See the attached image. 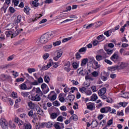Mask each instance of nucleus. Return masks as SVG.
<instances>
[{
	"label": "nucleus",
	"mask_w": 129,
	"mask_h": 129,
	"mask_svg": "<svg viewBox=\"0 0 129 129\" xmlns=\"http://www.w3.org/2000/svg\"><path fill=\"white\" fill-rule=\"evenodd\" d=\"M53 37H55L54 32L52 31L50 32H47L44 34L40 37L39 42L41 44H46V43H47L48 41H50L51 38H53Z\"/></svg>",
	"instance_id": "nucleus-1"
},
{
	"label": "nucleus",
	"mask_w": 129,
	"mask_h": 129,
	"mask_svg": "<svg viewBox=\"0 0 129 129\" xmlns=\"http://www.w3.org/2000/svg\"><path fill=\"white\" fill-rule=\"evenodd\" d=\"M110 60L114 62V63H116L118 61H121L122 58L118 55V51H115L110 57Z\"/></svg>",
	"instance_id": "nucleus-2"
},
{
	"label": "nucleus",
	"mask_w": 129,
	"mask_h": 129,
	"mask_svg": "<svg viewBox=\"0 0 129 129\" xmlns=\"http://www.w3.org/2000/svg\"><path fill=\"white\" fill-rule=\"evenodd\" d=\"M11 4V0H5V3L4 4L3 6L1 9V12L4 11V13L6 14L7 13V10H8V8H9V5Z\"/></svg>",
	"instance_id": "nucleus-3"
},
{
	"label": "nucleus",
	"mask_w": 129,
	"mask_h": 129,
	"mask_svg": "<svg viewBox=\"0 0 129 129\" xmlns=\"http://www.w3.org/2000/svg\"><path fill=\"white\" fill-rule=\"evenodd\" d=\"M42 91L44 94L48 93V92L50 91L49 87L47 86V84L43 83L41 86Z\"/></svg>",
	"instance_id": "nucleus-4"
},
{
	"label": "nucleus",
	"mask_w": 129,
	"mask_h": 129,
	"mask_svg": "<svg viewBox=\"0 0 129 129\" xmlns=\"http://www.w3.org/2000/svg\"><path fill=\"white\" fill-rule=\"evenodd\" d=\"M62 54L63 51L62 50H57L56 51V56L53 57V60H54V61H58L59 58H60Z\"/></svg>",
	"instance_id": "nucleus-5"
},
{
	"label": "nucleus",
	"mask_w": 129,
	"mask_h": 129,
	"mask_svg": "<svg viewBox=\"0 0 129 129\" xmlns=\"http://www.w3.org/2000/svg\"><path fill=\"white\" fill-rule=\"evenodd\" d=\"M0 125H1L2 128L7 129L8 128V125L7 124V122L6 121V119H2L0 121Z\"/></svg>",
	"instance_id": "nucleus-6"
},
{
	"label": "nucleus",
	"mask_w": 129,
	"mask_h": 129,
	"mask_svg": "<svg viewBox=\"0 0 129 129\" xmlns=\"http://www.w3.org/2000/svg\"><path fill=\"white\" fill-rule=\"evenodd\" d=\"M40 96H41V95L39 94H36L34 96H32L31 100H32V101H40V100H41V97Z\"/></svg>",
	"instance_id": "nucleus-7"
},
{
	"label": "nucleus",
	"mask_w": 129,
	"mask_h": 129,
	"mask_svg": "<svg viewBox=\"0 0 129 129\" xmlns=\"http://www.w3.org/2000/svg\"><path fill=\"white\" fill-rule=\"evenodd\" d=\"M106 93V88L104 87L98 91V95H104Z\"/></svg>",
	"instance_id": "nucleus-8"
},
{
	"label": "nucleus",
	"mask_w": 129,
	"mask_h": 129,
	"mask_svg": "<svg viewBox=\"0 0 129 129\" xmlns=\"http://www.w3.org/2000/svg\"><path fill=\"white\" fill-rule=\"evenodd\" d=\"M36 109L39 115H44V111L43 110H42V109H41L39 105H36Z\"/></svg>",
	"instance_id": "nucleus-9"
},
{
	"label": "nucleus",
	"mask_w": 129,
	"mask_h": 129,
	"mask_svg": "<svg viewBox=\"0 0 129 129\" xmlns=\"http://www.w3.org/2000/svg\"><path fill=\"white\" fill-rule=\"evenodd\" d=\"M27 83H29V84H30L31 86L30 88H28V89H31L33 87V85H38L39 83H38V81H37L36 80L34 81V82H32L29 80H27Z\"/></svg>",
	"instance_id": "nucleus-10"
},
{
	"label": "nucleus",
	"mask_w": 129,
	"mask_h": 129,
	"mask_svg": "<svg viewBox=\"0 0 129 129\" xmlns=\"http://www.w3.org/2000/svg\"><path fill=\"white\" fill-rule=\"evenodd\" d=\"M21 21H22V16L19 15L17 16V19L14 21V25H18L19 23H21Z\"/></svg>",
	"instance_id": "nucleus-11"
},
{
	"label": "nucleus",
	"mask_w": 129,
	"mask_h": 129,
	"mask_svg": "<svg viewBox=\"0 0 129 129\" xmlns=\"http://www.w3.org/2000/svg\"><path fill=\"white\" fill-rule=\"evenodd\" d=\"M96 122V124H95V125L94 126L93 128L97 127V126H98V122L96 120H93L91 124L89 122H87L86 123H87V127H89V126H90L91 124H93V122Z\"/></svg>",
	"instance_id": "nucleus-12"
},
{
	"label": "nucleus",
	"mask_w": 129,
	"mask_h": 129,
	"mask_svg": "<svg viewBox=\"0 0 129 129\" xmlns=\"http://www.w3.org/2000/svg\"><path fill=\"white\" fill-rule=\"evenodd\" d=\"M9 76L6 75H1L0 76V81H6L7 79H9Z\"/></svg>",
	"instance_id": "nucleus-13"
},
{
	"label": "nucleus",
	"mask_w": 129,
	"mask_h": 129,
	"mask_svg": "<svg viewBox=\"0 0 129 129\" xmlns=\"http://www.w3.org/2000/svg\"><path fill=\"white\" fill-rule=\"evenodd\" d=\"M28 105L29 107L31 108V109H34L37 107V105H36L35 104H34V103H32V102H29L28 103Z\"/></svg>",
	"instance_id": "nucleus-14"
},
{
	"label": "nucleus",
	"mask_w": 129,
	"mask_h": 129,
	"mask_svg": "<svg viewBox=\"0 0 129 129\" xmlns=\"http://www.w3.org/2000/svg\"><path fill=\"white\" fill-rule=\"evenodd\" d=\"M92 61L93 63H94V65L96 66V68L98 69L100 67V64H98V62H97L95 59H94V57L92 58Z\"/></svg>",
	"instance_id": "nucleus-15"
},
{
	"label": "nucleus",
	"mask_w": 129,
	"mask_h": 129,
	"mask_svg": "<svg viewBox=\"0 0 129 129\" xmlns=\"http://www.w3.org/2000/svg\"><path fill=\"white\" fill-rule=\"evenodd\" d=\"M52 48V44H49L47 45H45L43 47V49H44L45 51L48 52V51H50Z\"/></svg>",
	"instance_id": "nucleus-16"
},
{
	"label": "nucleus",
	"mask_w": 129,
	"mask_h": 129,
	"mask_svg": "<svg viewBox=\"0 0 129 129\" xmlns=\"http://www.w3.org/2000/svg\"><path fill=\"white\" fill-rule=\"evenodd\" d=\"M87 62H88V58H84L81 63V66L82 67H83V66H85V65H86L87 63Z\"/></svg>",
	"instance_id": "nucleus-17"
},
{
	"label": "nucleus",
	"mask_w": 129,
	"mask_h": 129,
	"mask_svg": "<svg viewBox=\"0 0 129 129\" xmlns=\"http://www.w3.org/2000/svg\"><path fill=\"white\" fill-rule=\"evenodd\" d=\"M19 34H21V31H19V30H16V31L12 33V35L11 36V39L13 38H15V37H17Z\"/></svg>",
	"instance_id": "nucleus-18"
},
{
	"label": "nucleus",
	"mask_w": 129,
	"mask_h": 129,
	"mask_svg": "<svg viewBox=\"0 0 129 129\" xmlns=\"http://www.w3.org/2000/svg\"><path fill=\"white\" fill-rule=\"evenodd\" d=\"M48 98L51 101H54V100H55V99L57 98V96L56 95V94H54L53 95L50 97V94H49L48 95Z\"/></svg>",
	"instance_id": "nucleus-19"
},
{
	"label": "nucleus",
	"mask_w": 129,
	"mask_h": 129,
	"mask_svg": "<svg viewBox=\"0 0 129 129\" xmlns=\"http://www.w3.org/2000/svg\"><path fill=\"white\" fill-rule=\"evenodd\" d=\"M97 99H98V97L96 94H93L91 96V101H95Z\"/></svg>",
	"instance_id": "nucleus-20"
},
{
	"label": "nucleus",
	"mask_w": 129,
	"mask_h": 129,
	"mask_svg": "<svg viewBox=\"0 0 129 129\" xmlns=\"http://www.w3.org/2000/svg\"><path fill=\"white\" fill-rule=\"evenodd\" d=\"M19 88L20 89H21L22 90H26L27 89V85L25 83H23L19 85Z\"/></svg>",
	"instance_id": "nucleus-21"
},
{
	"label": "nucleus",
	"mask_w": 129,
	"mask_h": 129,
	"mask_svg": "<svg viewBox=\"0 0 129 129\" xmlns=\"http://www.w3.org/2000/svg\"><path fill=\"white\" fill-rule=\"evenodd\" d=\"M111 33H113L111 29L108 30L104 33V35L106 36V37H110L111 36Z\"/></svg>",
	"instance_id": "nucleus-22"
},
{
	"label": "nucleus",
	"mask_w": 129,
	"mask_h": 129,
	"mask_svg": "<svg viewBox=\"0 0 129 129\" xmlns=\"http://www.w3.org/2000/svg\"><path fill=\"white\" fill-rule=\"evenodd\" d=\"M49 61H50L49 64H47L46 66H45L44 67L45 70H47V69H49V68H50V67L52 66V59H50Z\"/></svg>",
	"instance_id": "nucleus-23"
},
{
	"label": "nucleus",
	"mask_w": 129,
	"mask_h": 129,
	"mask_svg": "<svg viewBox=\"0 0 129 129\" xmlns=\"http://www.w3.org/2000/svg\"><path fill=\"white\" fill-rule=\"evenodd\" d=\"M53 126H54V123H53V122H48L47 123L46 122V127L47 128H50Z\"/></svg>",
	"instance_id": "nucleus-24"
},
{
	"label": "nucleus",
	"mask_w": 129,
	"mask_h": 129,
	"mask_svg": "<svg viewBox=\"0 0 129 129\" xmlns=\"http://www.w3.org/2000/svg\"><path fill=\"white\" fill-rule=\"evenodd\" d=\"M15 121L16 122H17L19 125H23V124L24 123V122L19 118H17Z\"/></svg>",
	"instance_id": "nucleus-25"
},
{
	"label": "nucleus",
	"mask_w": 129,
	"mask_h": 129,
	"mask_svg": "<svg viewBox=\"0 0 129 129\" xmlns=\"http://www.w3.org/2000/svg\"><path fill=\"white\" fill-rule=\"evenodd\" d=\"M68 98L71 102H72L75 99V96L74 95H69Z\"/></svg>",
	"instance_id": "nucleus-26"
},
{
	"label": "nucleus",
	"mask_w": 129,
	"mask_h": 129,
	"mask_svg": "<svg viewBox=\"0 0 129 129\" xmlns=\"http://www.w3.org/2000/svg\"><path fill=\"white\" fill-rule=\"evenodd\" d=\"M57 116H58V114L53 112L50 115V118H51V119H55V118H57Z\"/></svg>",
	"instance_id": "nucleus-27"
},
{
	"label": "nucleus",
	"mask_w": 129,
	"mask_h": 129,
	"mask_svg": "<svg viewBox=\"0 0 129 129\" xmlns=\"http://www.w3.org/2000/svg\"><path fill=\"white\" fill-rule=\"evenodd\" d=\"M70 119H73L74 121H77V120H78V117L76 114H73L71 117H70Z\"/></svg>",
	"instance_id": "nucleus-28"
},
{
	"label": "nucleus",
	"mask_w": 129,
	"mask_h": 129,
	"mask_svg": "<svg viewBox=\"0 0 129 129\" xmlns=\"http://www.w3.org/2000/svg\"><path fill=\"white\" fill-rule=\"evenodd\" d=\"M99 53L101 55H103L104 58H106V53L104 52V50L102 49H101L99 50Z\"/></svg>",
	"instance_id": "nucleus-29"
},
{
	"label": "nucleus",
	"mask_w": 129,
	"mask_h": 129,
	"mask_svg": "<svg viewBox=\"0 0 129 129\" xmlns=\"http://www.w3.org/2000/svg\"><path fill=\"white\" fill-rule=\"evenodd\" d=\"M104 58V56L98 54L96 56V59L97 61H101Z\"/></svg>",
	"instance_id": "nucleus-30"
},
{
	"label": "nucleus",
	"mask_w": 129,
	"mask_h": 129,
	"mask_svg": "<svg viewBox=\"0 0 129 129\" xmlns=\"http://www.w3.org/2000/svg\"><path fill=\"white\" fill-rule=\"evenodd\" d=\"M97 40L103 41L105 40V37L103 35H100L97 37Z\"/></svg>",
	"instance_id": "nucleus-31"
},
{
	"label": "nucleus",
	"mask_w": 129,
	"mask_h": 129,
	"mask_svg": "<svg viewBox=\"0 0 129 129\" xmlns=\"http://www.w3.org/2000/svg\"><path fill=\"white\" fill-rule=\"evenodd\" d=\"M44 80L46 83H49V82H50V77L48 76H44Z\"/></svg>",
	"instance_id": "nucleus-32"
},
{
	"label": "nucleus",
	"mask_w": 129,
	"mask_h": 129,
	"mask_svg": "<svg viewBox=\"0 0 129 129\" xmlns=\"http://www.w3.org/2000/svg\"><path fill=\"white\" fill-rule=\"evenodd\" d=\"M87 50V48L86 47H82L79 50V53H83V52H86Z\"/></svg>",
	"instance_id": "nucleus-33"
},
{
	"label": "nucleus",
	"mask_w": 129,
	"mask_h": 129,
	"mask_svg": "<svg viewBox=\"0 0 129 129\" xmlns=\"http://www.w3.org/2000/svg\"><path fill=\"white\" fill-rule=\"evenodd\" d=\"M60 122H56L55 124H53V126H54L56 129H61V127L60 126Z\"/></svg>",
	"instance_id": "nucleus-34"
},
{
	"label": "nucleus",
	"mask_w": 129,
	"mask_h": 129,
	"mask_svg": "<svg viewBox=\"0 0 129 129\" xmlns=\"http://www.w3.org/2000/svg\"><path fill=\"white\" fill-rule=\"evenodd\" d=\"M36 93L39 94V95H40V96H42V95H43V93L41 91V89H40V88H36Z\"/></svg>",
	"instance_id": "nucleus-35"
},
{
	"label": "nucleus",
	"mask_w": 129,
	"mask_h": 129,
	"mask_svg": "<svg viewBox=\"0 0 129 129\" xmlns=\"http://www.w3.org/2000/svg\"><path fill=\"white\" fill-rule=\"evenodd\" d=\"M105 110L106 112V113H107L108 112H111V108L109 106L105 107Z\"/></svg>",
	"instance_id": "nucleus-36"
},
{
	"label": "nucleus",
	"mask_w": 129,
	"mask_h": 129,
	"mask_svg": "<svg viewBox=\"0 0 129 129\" xmlns=\"http://www.w3.org/2000/svg\"><path fill=\"white\" fill-rule=\"evenodd\" d=\"M73 37H70L66 38H64L62 39V43H65L66 42H68V41H70L72 39Z\"/></svg>",
	"instance_id": "nucleus-37"
},
{
	"label": "nucleus",
	"mask_w": 129,
	"mask_h": 129,
	"mask_svg": "<svg viewBox=\"0 0 129 129\" xmlns=\"http://www.w3.org/2000/svg\"><path fill=\"white\" fill-rule=\"evenodd\" d=\"M27 71L30 73V74H31L33 72H36V69L34 68H29L27 69Z\"/></svg>",
	"instance_id": "nucleus-38"
},
{
	"label": "nucleus",
	"mask_w": 129,
	"mask_h": 129,
	"mask_svg": "<svg viewBox=\"0 0 129 129\" xmlns=\"http://www.w3.org/2000/svg\"><path fill=\"white\" fill-rule=\"evenodd\" d=\"M62 94H60L59 95L58 97H59V101H60V102H64V101H65V98H64V97H60L62 96Z\"/></svg>",
	"instance_id": "nucleus-39"
},
{
	"label": "nucleus",
	"mask_w": 129,
	"mask_h": 129,
	"mask_svg": "<svg viewBox=\"0 0 129 129\" xmlns=\"http://www.w3.org/2000/svg\"><path fill=\"white\" fill-rule=\"evenodd\" d=\"M119 106H122V107H125V106H126L127 105V103H126V102H120L119 103Z\"/></svg>",
	"instance_id": "nucleus-40"
},
{
	"label": "nucleus",
	"mask_w": 129,
	"mask_h": 129,
	"mask_svg": "<svg viewBox=\"0 0 129 129\" xmlns=\"http://www.w3.org/2000/svg\"><path fill=\"white\" fill-rule=\"evenodd\" d=\"M72 66L74 69H77V68L79 67V64H78L77 62H73L72 63Z\"/></svg>",
	"instance_id": "nucleus-41"
},
{
	"label": "nucleus",
	"mask_w": 129,
	"mask_h": 129,
	"mask_svg": "<svg viewBox=\"0 0 129 129\" xmlns=\"http://www.w3.org/2000/svg\"><path fill=\"white\" fill-rule=\"evenodd\" d=\"M120 27V26L119 25H117L114 27V29H112L111 30L113 33H114V32L117 31V30L119 29Z\"/></svg>",
	"instance_id": "nucleus-42"
},
{
	"label": "nucleus",
	"mask_w": 129,
	"mask_h": 129,
	"mask_svg": "<svg viewBox=\"0 0 129 129\" xmlns=\"http://www.w3.org/2000/svg\"><path fill=\"white\" fill-rule=\"evenodd\" d=\"M24 12L26 14H28V13L30 12V8H29V7L25 6L24 8Z\"/></svg>",
	"instance_id": "nucleus-43"
},
{
	"label": "nucleus",
	"mask_w": 129,
	"mask_h": 129,
	"mask_svg": "<svg viewBox=\"0 0 129 129\" xmlns=\"http://www.w3.org/2000/svg\"><path fill=\"white\" fill-rule=\"evenodd\" d=\"M79 53H80L79 52H78L76 53V58L77 60H79L81 58V55Z\"/></svg>",
	"instance_id": "nucleus-44"
},
{
	"label": "nucleus",
	"mask_w": 129,
	"mask_h": 129,
	"mask_svg": "<svg viewBox=\"0 0 129 129\" xmlns=\"http://www.w3.org/2000/svg\"><path fill=\"white\" fill-rule=\"evenodd\" d=\"M92 75L93 77H97L98 76V73L96 71H95L92 73Z\"/></svg>",
	"instance_id": "nucleus-45"
},
{
	"label": "nucleus",
	"mask_w": 129,
	"mask_h": 129,
	"mask_svg": "<svg viewBox=\"0 0 129 129\" xmlns=\"http://www.w3.org/2000/svg\"><path fill=\"white\" fill-rule=\"evenodd\" d=\"M9 11L10 13H11V14H14V13L16 12V10H15V8L12 7H9Z\"/></svg>",
	"instance_id": "nucleus-46"
},
{
	"label": "nucleus",
	"mask_w": 129,
	"mask_h": 129,
	"mask_svg": "<svg viewBox=\"0 0 129 129\" xmlns=\"http://www.w3.org/2000/svg\"><path fill=\"white\" fill-rule=\"evenodd\" d=\"M60 44L61 41H58L53 43V46H54V47H56V46H59V45H60Z\"/></svg>",
	"instance_id": "nucleus-47"
},
{
	"label": "nucleus",
	"mask_w": 129,
	"mask_h": 129,
	"mask_svg": "<svg viewBox=\"0 0 129 129\" xmlns=\"http://www.w3.org/2000/svg\"><path fill=\"white\" fill-rule=\"evenodd\" d=\"M88 109H89V110H93V104H91L87 106Z\"/></svg>",
	"instance_id": "nucleus-48"
},
{
	"label": "nucleus",
	"mask_w": 129,
	"mask_h": 129,
	"mask_svg": "<svg viewBox=\"0 0 129 129\" xmlns=\"http://www.w3.org/2000/svg\"><path fill=\"white\" fill-rule=\"evenodd\" d=\"M85 94H86L87 95H91V94H92V92L91 91V90H86V91L85 92Z\"/></svg>",
	"instance_id": "nucleus-49"
},
{
	"label": "nucleus",
	"mask_w": 129,
	"mask_h": 129,
	"mask_svg": "<svg viewBox=\"0 0 129 129\" xmlns=\"http://www.w3.org/2000/svg\"><path fill=\"white\" fill-rule=\"evenodd\" d=\"M25 129H32V125L30 123H28L25 125Z\"/></svg>",
	"instance_id": "nucleus-50"
},
{
	"label": "nucleus",
	"mask_w": 129,
	"mask_h": 129,
	"mask_svg": "<svg viewBox=\"0 0 129 129\" xmlns=\"http://www.w3.org/2000/svg\"><path fill=\"white\" fill-rule=\"evenodd\" d=\"M49 53L44 54L43 56V58L44 60H47V59H48V58H49Z\"/></svg>",
	"instance_id": "nucleus-51"
},
{
	"label": "nucleus",
	"mask_w": 129,
	"mask_h": 129,
	"mask_svg": "<svg viewBox=\"0 0 129 129\" xmlns=\"http://www.w3.org/2000/svg\"><path fill=\"white\" fill-rule=\"evenodd\" d=\"M91 89H92L93 92H96V91H97V90H98V89H97L96 88V86H92L91 87Z\"/></svg>",
	"instance_id": "nucleus-52"
},
{
	"label": "nucleus",
	"mask_w": 129,
	"mask_h": 129,
	"mask_svg": "<svg viewBox=\"0 0 129 129\" xmlns=\"http://www.w3.org/2000/svg\"><path fill=\"white\" fill-rule=\"evenodd\" d=\"M53 104L54 106H59V105H60V103H59V102L57 100L53 102Z\"/></svg>",
	"instance_id": "nucleus-53"
},
{
	"label": "nucleus",
	"mask_w": 129,
	"mask_h": 129,
	"mask_svg": "<svg viewBox=\"0 0 129 129\" xmlns=\"http://www.w3.org/2000/svg\"><path fill=\"white\" fill-rule=\"evenodd\" d=\"M21 95L24 96V97H27L29 95V93L28 92H21Z\"/></svg>",
	"instance_id": "nucleus-54"
},
{
	"label": "nucleus",
	"mask_w": 129,
	"mask_h": 129,
	"mask_svg": "<svg viewBox=\"0 0 129 129\" xmlns=\"http://www.w3.org/2000/svg\"><path fill=\"white\" fill-rule=\"evenodd\" d=\"M8 96H7V95H5V96L2 97V100L3 101H4L5 102H7V101H8Z\"/></svg>",
	"instance_id": "nucleus-55"
},
{
	"label": "nucleus",
	"mask_w": 129,
	"mask_h": 129,
	"mask_svg": "<svg viewBox=\"0 0 129 129\" xmlns=\"http://www.w3.org/2000/svg\"><path fill=\"white\" fill-rule=\"evenodd\" d=\"M39 125L41 128H44V126H46V122L39 123Z\"/></svg>",
	"instance_id": "nucleus-56"
},
{
	"label": "nucleus",
	"mask_w": 129,
	"mask_h": 129,
	"mask_svg": "<svg viewBox=\"0 0 129 129\" xmlns=\"http://www.w3.org/2000/svg\"><path fill=\"white\" fill-rule=\"evenodd\" d=\"M104 62H105V63H107V64H108L109 65H112V62L109 59H105L104 60Z\"/></svg>",
	"instance_id": "nucleus-57"
},
{
	"label": "nucleus",
	"mask_w": 129,
	"mask_h": 129,
	"mask_svg": "<svg viewBox=\"0 0 129 129\" xmlns=\"http://www.w3.org/2000/svg\"><path fill=\"white\" fill-rule=\"evenodd\" d=\"M106 52H107V54H108V55H111V54H112V53H113V49H108L107 50Z\"/></svg>",
	"instance_id": "nucleus-58"
},
{
	"label": "nucleus",
	"mask_w": 129,
	"mask_h": 129,
	"mask_svg": "<svg viewBox=\"0 0 129 129\" xmlns=\"http://www.w3.org/2000/svg\"><path fill=\"white\" fill-rule=\"evenodd\" d=\"M80 92H82V93H85V91H86V88H85V87L80 88Z\"/></svg>",
	"instance_id": "nucleus-59"
},
{
	"label": "nucleus",
	"mask_w": 129,
	"mask_h": 129,
	"mask_svg": "<svg viewBox=\"0 0 129 129\" xmlns=\"http://www.w3.org/2000/svg\"><path fill=\"white\" fill-rule=\"evenodd\" d=\"M113 119H111L107 121V125H109V126H110V125L112 124V123H113Z\"/></svg>",
	"instance_id": "nucleus-60"
},
{
	"label": "nucleus",
	"mask_w": 129,
	"mask_h": 129,
	"mask_svg": "<svg viewBox=\"0 0 129 129\" xmlns=\"http://www.w3.org/2000/svg\"><path fill=\"white\" fill-rule=\"evenodd\" d=\"M57 121H60L62 122L63 121V116H59L57 118Z\"/></svg>",
	"instance_id": "nucleus-61"
},
{
	"label": "nucleus",
	"mask_w": 129,
	"mask_h": 129,
	"mask_svg": "<svg viewBox=\"0 0 129 129\" xmlns=\"http://www.w3.org/2000/svg\"><path fill=\"white\" fill-rule=\"evenodd\" d=\"M24 80H25L23 78H18L16 79V82H23Z\"/></svg>",
	"instance_id": "nucleus-62"
},
{
	"label": "nucleus",
	"mask_w": 129,
	"mask_h": 129,
	"mask_svg": "<svg viewBox=\"0 0 129 129\" xmlns=\"http://www.w3.org/2000/svg\"><path fill=\"white\" fill-rule=\"evenodd\" d=\"M116 69H117V68L113 67L108 68V70H110V71H114V70H116Z\"/></svg>",
	"instance_id": "nucleus-63"
},
{
	"label": "nucleus",
	"mask_w": 129,
	"mask_h": 129,
	"mask_svg": "<svg viewBox=\"0 0 129 129\" xmlns=\"http://www.w3.org/2000/svg\"><path fill=\"white\" fill-rule=\"evenodd\" d=\"M120 68H124L125 67V63L124 62H120L119 65Z\"/></svg>",
	"instance_id": "nucleus-64"
}]
</instances>
